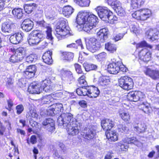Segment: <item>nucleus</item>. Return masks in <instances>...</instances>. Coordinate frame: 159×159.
Returning a JSON list of instances; mask_svg holds the SVG:
<instances>
[{"instance_id":"nucleus-1","label":"nucleus","mask_w":159,"mask_h":159,"mask_svg":"<svg viewBox=\"0 0 159 159\" xmlns=\"http://www.w3.org/2000/svg\"><path fill=\"white\" fill-rule=\"evenodd\" d=\"M98 18L93 14L84 11L79 12L78 14L76 22L79 25H83V30L88 33L93 32V28L97 24Z\"/></svg>"},{"instance_id":"nucleus-2","label":"nucleus","mask_w":159,"mask_h":159,"mask_svg":"<svg viewBox=\"0 0 159 159\" xmlns=\"http://www.w3.org/2000/svg\"><path fill=\"white\" fill-rule=\"evenodd\" d=\"M67 21L65 19H61L56 25V35L58 39H60L65 36L68 37L72 35L70 32V29Z\"/></svg>"},{"instance_id":"nucleus-3","label":"nucleus","mask_w":159,"mask_h":159,"mask_svg":"<svg viewBox=\"0 0 159 159\" xmlns=\"http://www.w3.org/2000/svg\"><path fill=\"white\" fill-rule=\"evenodd\" d=\"M76 92L80 96L87 95L91 98H95L99 95L100 91L97 87L91 86L87 87L86 89H77Z\"/></svg>"},{"instance_id":"nucleus-4","label":"nucleus","mask_w":159,"mask_h":159,"mask_svg":"<svg viewBox=\"0 0 159 159\" xmlns=\"http://www.w3.org/2000/svg\"><path fill=\"white\" fill-rule=\"evenodd\" d=\"M73 121H76V120L73 118L72 114L68 112L61 114L58 118L57 120L59 125L63 126L65 128L72 124Z\"/></svg>"},{"instance_id":"nucleus-5","label":"nucleus","mask_w":159,"mask_h":159,"mask_svg":"<svg viewBox=\"0 0 159 159\" xmlns=\"http://www.w3.org/2000/svg\"><path fill=\"white\" fill-rule=\"evenodd\" d=\"M44 34L41 32L36 30L32 32L28 37V42L30 45L38 44L44 38Z\"/></svg>"},{"instance_id":"nucleus-6","label":"nucleus","mask_w":159,"mask_h":159,"mask_svg":"<svg viewBox=\"0 0 159 159\" xmlns=\"http://www.w3.org/2000/svg\"><path fill=\"white\" fill-rule=\"evenodd\" d=\"M15 24L10 20L4 22L2 24L1 30L3 35L8 39L10 35L14 31L15 28Z\"/></svg>"},{"instance_id":"nucleus-7","label":"nucleus","mask_w":159,"mask_h":159,"mask_svg":"<svg viewBox=\"0 0 159 159\" xmlns=\"http://www.w3.org/2000/svg\"><path fill=\"white\" fill-rule=\"evenodd\" d=\"M119 86L125 90H129L133 87L132 79L127 76L121 77L119 80Z\"/></svg>"},{"instance_id":"nucleus-8","label":"nucleus","mask_w":159,"mask_h":159,"mask_svg":"<svg viewBox=\"0 0 159 159\" xmlns=\"http://www.w3.org/2000/svg\"><path fill=\"white\" fill-rule=\"evenodd\" d=\"M140 143L139 141L136 139L135 137L127 138L123 139L122 141H121L118 143V146L122 150H124V149H128L129 147L128 145L125 144L126 143L127 144H134L135 145L138 146Z\"/></svg>"},{"instance_id":"nucleus-9","label":"nucleus","mask_w":159,"mask_h":159,"mask_svg":"<svg viewBox=\"0 0 159 159\" xmlns=\"http://www.w3.org/2000/svg\"><path fill=\"white\" fill-rule=\"evenodd\" d=\"M99 17L103 20L107 21V19L112 13L106 7H98L95 9Z\"/></svg>"},{"instance_id":"nucleus-10","label":"nucleus","mask_w":159,"mask_h":159,"mask_svg":"<svg viewBox=\"0 0 159 159\" xmlns=\"http://www.w3.org/2000/svg\"><path fill=\"white\" fill-rule=\"evenodd\" d=\"M86 45L87 49L93 53L98 50L100 48V45L98 43L97 39L93 37L89 39Z\"/></svg>"},{"instance_id":"nucleus-11","label":"nucleus","mask_w":159,"mask_h":159,"mask_svg":"<svg viewBox=\"0 0 159 159\" xmlns=\"http://www.w3.org/2000/svg\"><path fill=\"white\" fill-rule=\"evenodd\" d=\"M143 96V94L140 91H132L128 93L127 98L130 101L136 102L142 99Z\"/></svg>"},{"instance_id":"nucleus-12","label":"nucleus","mask_w":159,"mask_h":159,"mask_svg":"<svg viewBox=\"0 0 159 159\" xmlns=\"http://www.w3.org/2000/svg\"><path fill=\"white\" fill-rule=\"evenodd\" d=\"M72 123L65 128H66L69 134L72 136L76 135L79 132L78 122L77 121H73V122Z\"/></svg>"},{"instance_id":"nucleus-13","label":"nucleus","mask_w":159,"mask_h":159,"mask_svg":"<svg viewBox=\"0 0 159 159\" xmlns=\"http://www.w3.org/2000/svg\"><path fill=\"white\" fill-rule=\"evenodd\" d=\"M42 126L46 129L48 131H53L55 129V123L54 120L50 118L44 120L42 123Z\"/></svg>"},{"instance_id":"nucleus-14","label":"nucleus","mask_w":159,"mask_h":159,"mask_svg":"<svg viewBox=\"0 0 159 159\" xmlns=\"http://www.w3.org/2000/svg\"><path fill=\"white\" fill-rule=\"evenodd\" d=\"M145 74L154 80H159V71L157 70H153L147 67L143 70Z\"/></svg>"},{"instance_id":"nucleus-15","label":"nucleus","mask_w":159,"mask_h":159,"mask_svg":"<svg viewBox=\"0 0 159 159\" xmlns=\"http://www.w3.org/2000/svg\"><path fill=\"white\" fill-rule=\"evenodd\" d=\"M121 62L117 61L109 64L107 67L108 72L111 74H115L117 73L120 70V66H121Z\"/></svg>"},{"instance_id":"nucleus-16","label":"nucleus","mask_w":159,"mask_h":159,"mask_svg":"<svg viewBox=\"0 0 159 159\" xmlns=\"http://www.w3.org/2000/svg\"><path fill=\"white\" fill-rule=\"evenodd\" d=\"M41 90H42L46 92H48L53 89L52 83L48 79H46L41 82Z\"/></svg>"},{"instance_id":"nucleus-17","label":"nucleus","mask_w":159,"mask_h":159,"mask_svg":"<svg viewBox=\"0 0 159 159\" xmlns=\"http://www.w3.org/2000/svg\"><path fill=\"white\" fill-rule=\"evenodd\" d=\"M24 36V34L23 33H17L11 35L8 38L11 43L14 44H17L23 40Z\"/></svg>"},{"instance_id":"nucleus-18","label":"nucleus","mask_w":159,"mask_h":159,"mask_svg":"<svg viewBox=\"0 0 159 159\" xmlns=\"http://www.w3.org/2000/svg\"><path fill=\"white\" fill-rule=\"evenodd\" d=\"M151 56L150 52L146 49L141 50L139 53V59L144 62H148L150 60Z\"/></svg>"},{"instance_id":"nucleus-19","label":"nucleus","mask_w":159,"mask_h":159,"mask_svg":"<svg viewBox=\"0 0 159 159\" xmlns=\"http://www.w3.org/2000/svg\"><path fill=\"white\" fill-rule=\"evenodd\" d=\"M108 30L107 28H103L97 33L98 39L102 43L104 42L108 38Z\"/></svg>"},{"instance_id":"nucleus-20","label":"nucleus","mask_w":159,"mask_h":159,"mask_svg":"<svg viewBox=\"0 0 159 159\" xmlns=\"http://www.w3.org/2000/svg\"><path fill=\"white\" fill-rule=\"evenodd\" d=\"M146 35L148 39L152 41L159 39V32L156 29L148 30L146 32Z\"/></svg>"},{"instance_id":"nucleus-21","label":"nucleus","mask_w":159,"mask_h":159,"mask_svg":"<svg viewBox=\"0 0 159 159\" xmlns=\"http://www.w3.org/2000/svg\"><path fill=\"white\" fill-rule=\"evenodd\" d=\"M37 24L43 28H46L47 29L46 30L47 34V38L50 41L52 40L53 39V37L51 34V28L43 20L38 21L37 22Z\"/></svg>"},{"instance_id":"nucleus-22","label":"nucleus","mask_w":159,"mask_h":159,"mask_svg":"<svg viewBox=\"0 0 159 159\" xmlns=\"http://www.w3.org/2000/svg\"><path fill=\"white\" fill-rule=\"evenodd\" d=\"M33 25V22L29 19H27L23 21L21 24V27L24 30L28 32L32 29Z\"/></svg>"},{"instance_id":"nucleus-23","label":"nucleus","mask_w":159,"mask_h":159,"mask_svg":"<svg viewBox=\"0 0 159 159\" xmlns=\"http://www.w3.org/2000/svg\"><path fill=\"white\" fill-rule=\"evenodd\" d=\"M114 125V122L110 119H104L101 121V126L102 128L107 131L110 130Z\"/></svg>"},{"instance_id":"nucleus-24","label":"nucleus","mask_w":159,"mask_h":159,"mask_svg":"<svg viewBox=\"0 0 159 159\" xmlns=\"http://www.w3.org/2000/svg\"><path fill=\"white\" fill-rule=\"evenodd\" d=\"M84 134L83 135L84 138L88 140H90L92 139L95 136L96 131L92 128H86L85 129Z\"/></svg>"},{"instance_id":"nucleus-25","label":"nucleus","mask_w":159,"mask_h":159,"mask_svg":"<svg viewBox=\"0 0 159 159\" xmlns=\"http://www.w3.org/2000/svg\"><path fill=\"white\" fill-rule=\"evenodd\" d=\"M28 90L30 93L38 94L40 93L42 90H41L40 85L33 83L29 86Z\"/></svg>"},{"instance_id":"nucleus-26","label":"nucleus","mask_w":159,"mask_h":159,"mask_svg":"<svg viewBox=\"0 0 159 159\" xmlns=\"http://www.w3.org/2000/svg\"><path fill=\"white\" fill-rule=\"evenodd\" d=\"M36 71V66L34 65L30 66L27 68L24 71L25 75L29 79L34 77Z\"/></svg>"},{"instance_id":"nucleus-27","label":"nucleus","mask_w":159,"mask_h":159,"mask_svg":"<svg viewBox=\"0 0 159 159\" xmlns=\"http://www.w3.org/2000/svg\"><path fill=\"white\" fill-rule=\"evenodd\" d=\"M52 52L50 51H48L44 54L42 57V59L44 62L48 64L52 63L53 61L52 57Z\"/></svg>"},{"instance_id":"nucleus-28","label":"nucleus","mask_w":159,"mask_h":159,"mask_svg":"<svg viewBox=\"0 0 159 159\" xmlns=\"http://www.w3.org/2000/svg\"><path fill=\"white\" fill-rule=\"evenodd\" d=\"M106 135L107 138L110 141H115L118 140V137L116 133L114 131L109 130L106 131Z\"/></svg>"},{"instance_id":"nucleus-29","label":"nucleus","mask_w":159,"mask_h":159,"mask_svg":"<svg viewBox=\"0 0 159 159\" xmlns=\"http://www.w3.org/2000/svg\"><path fill=\"white\" fill-rule=\"evenodd\" d=\"M141 20H147L151 16V10L148 9H141Z\"/></svg>"},{"instance_id":"nucleus-30","label":"nucleus","mask_w":159,"mask_h":159,"mask_svg":"<svg viewBox=\"0 0 159 159\" xmlns=\"http://www.w3.org/2000/svg\"><path fill=\"white\" fill-rule=\"evenodd\" d=\"M119 114L121 119L126 122H129L130 120V116L129 113L125 111L120 110Z\"/></svg>"},{"instance_id":"nucleus-31","label":"nucleus","mask_w":159,"mask_h":159,"mask_svg":"<svg viewBox=\"0 0 159 159\" xmlns=\"http://www.w3.org/2000/svg\"><path fill=\"white\" fill-rule=\"evenodd\" d=\"M73 8L70 6H65L62 9V14L63 15L67 17H69L73 13Z\"/></svg>"},{"instance_id":"nucleus-32","label":"nucleus","mask_w":159,"mask_h":159,"mask_svg":"<svg viewBox=\"0 0 159 159\" xmlns=\"http://www.w3.org/2000/svg\"><path fill=\"white\" fill-rule=\"evenodd\" d=\"M16 55L22 60L25 56V50L24 48L20 47L16 49L15 51Z\"/></svg>"},{"instance_id":"nucleus-33","label":"nucleus","mask_w":159,"mask_h":159,"mask_svg":"<svg viewBox=\"0 0 159 159\" xmlns=\"http://www.w3.org/2000/svg\"><path fill=\"white\" fill-rule=\"evenodd\" d=\"M134 127V130L139 133L144 132L147 129L146 126L144 123L138 124Z\"/></svg>"},{"instance_id":"nucleus-34","label":"nucleus","mask_w":159,"mask_h":159,"mask_svg":"<svg viewBox=\"0 0 159 159\" xmlns=\"http://www.w3.org/2000/svg\"><path fill=\"white\" fill-rule=\"evenodd\" d=\"M45 14L46 17L49 19L53 20L56 16V13L54 10L49 8L45 11Z\"/></svg>"},{"instance_id":"nucleus-35","label":"nucleus","mask_w":159,"mask_h":159,"mask_svg":"<svg viewBox=\"0 0 159 159\" xmlns=\"http://www.w3.org/2000/svg\"><path fill=\"white\" fill-rule=\"evenodd\" d=\"M76 4L81 7H86L89 6L90 1L89 0H74Z\"/></svg>"},{"instance_id":"nucleus-36","label":"nucleus","mask_w":159,"mask_h":159,"mask_svg":"<svg viewBox=\"0 0 159 159\" xmlns=\"http://www.w3.org/2000/svg\"><path fill=\"white\" fill-rule=\"evenodd\" d=\"M145 0H131V7L133 9L140 7L144 3Z\"/></svg>"},{"instance_id":"nucleus-37","label":"nucleus","mask_w":159,"mask_h":159,"mask_svg":"<svg viewBox=\"0 0 159 159\" xmlns=\"http://www.w3.org/2000/svg\"><path fill=\"white\" fill-rule=\"evenodd\" d=\"M12 13L18 19H20L23 16L22 10L20 8H15L12 11Z\"/></svg>"},{"instance_id":"nucleus-38","label":"nucleus","mask_w":159,"mask_h":159,"mask_svg":"<svg viewBox=\"0 0 159 159\" xmlns=\"http://www.w3.org/2000/svg\"><path fill=\"white\" fill-rule=\"evenodd\" d=\"M110 83V80L105 77H100L98 81V84L103 87L106 86L109 84Z\"/></svg>"},{"instance_id":"nucleus-39","label":"nucleus","mask_w":159,"mask_h":159,"mask_svg":"<svg viewBox=\"0 0 159 159\" xmlns=\"http://www.w3.org/2000/svg\"><path fill=\"white\" fill-rule=\"evenodd\" d=\"M74 54L71 52H64L62 53L63 58L66 60L70 61L74 57Z\"/></svg>"},{"instance_id":"nucleus-40","label":"nucleus","mask_w":159,"mask_h":159,"mask_svg":"<svg viewBox=\"0 0 159 159\" xmlns=\"http://www.w3.org/2000/svg\"><path fill=\"white\" fill-rule=\"evenodd\" d=\"M83 66L86 71H88L91 70H96L98 66L93 64H89L86 62H84Z\"/></svg>"},{"instance_id":"nucleus-41","label":"nucleus","mask_w":159,"mask_h":159,"mask_svg":"<svg viewBox=\"0 0 159 159\" xmlns=\"http://www.w3.org/2000/svg\"><path fill=\"white\" fill-rule=\"evenodd\" d=\"M105 48L107 50L111 53L115 52L116 50L115 45L110 43L105 44Z\"/></svg>"},{"instance_id":"nucleus-42","label":"nucleus","mask_w":159,"mask_h":159,"mask_svg":"<svg viewBox=\"0 0 159 159\" xmlns=\"http://www.w3.org/2000/svg\"><path fill=\"white\" fill-rule=\"evenodd\" d=\"M35 5L36 4L34 3L25 4L24 6L25 12L27 14L30 13Z\"/></svg>"},{"instance_id":"nucleus-43","label":"nucleus","mask_w":159,"mask_h":159,"mask_svg":"<svg viewBox=\"0 0 159 159\" xmlns=\"http://www.w3.org/2000/svg\"><path fill=\"white\" fill-rule=\"evenodd\" d=\"M114 10L117 14L120 16H124L125 14V11L122 7L120 3V5L118 6Z\"/></svg>"},{"instance_id":"nucleus-44","label":"nucleus","mask_w":159,"mask_h":159,"mask_svg":"<svg viewBox=\"0 0 159 159\" xmlns=\"http://www.w3.org/2000/svg\"><path fill=\"white\" fill-rule=\"evenodd\" d=\"M45 114L48 116H54L57 112L55 111L54 105H52L48 107L46 111Z\"/></svg>"},{"instance_id":"nucleus-45","label":"nucleus","mask_w":159,"mask_h":159,"mask_svg":"<svg viewBox=\"0 0 159 159\" xmlns=\"http://www.w3.org/2000/svg\"><path fill=\"white\" fill-rule=\"evenodd\" d=\"M61 76V79L63 80H66L65 77L68 78L70 79H72L73 78L72 72L67 71H65L62 72Z\"/></svg>"},{"instance_id":"nucleus-46","label":"nucleus","mask_w":159,"mask_h":159,"mask_svg":"<svg viewBox=\"0 0 159 159\" xmlns=\"http://www.w3.org/2000/svg\"><path fill=\"white\" fill-rule=\"evenodd\" d=\"M108 4L111 7L114 9L120 5V2L117 0H107Z\"/></svg>"},{"instance_id":"nucleus-47","label":"nucleus","mask_w":159,"mask_h":159,"mask_svg":"<svg viewBox=\"0 0 159 159\" xmlns=\"http://www.w3.org/2000/svg\"><path fill=\"white\" fill-rule=\"evenodd\" d=\"M37 58V57L35 54H31L26 57V61L28 63H31L35 61Z\"/></svg>"},{"instance_id":"nucleus-48","label":"nucleus","mask_w":159,"mask_h":159,"mask_svg":"<svg viewBox=\"0 0 159 159\" xmlns=\"http://www.w3.org/2000/svg\"><path fill=\"white\" fill-rule=\"evenodd\" d=\"M53 105H54L55 111L57 112V114L59 112L63 111V106L61 103H58Z\"/></svg>"},{"instance_id":"nucleus-49","label":"nucleus","mask_w":159,"mask_h":159,"mask_svg":"<svg viewBox=\"0 0 159 159\" xmlns=\"http://www.w3.org/2000/svg\"><path fill=\"white\" fill-rule=\"evenodd\" d=\"M137 47L138 48L147 47L150 49H152L153 47L152 45L148 44L145 41H142L140 43L137 44Z\"/></svg>"},{"instance_id":"nucleus-50","label":"nucleus","mask_w":159,"mask_h":159,"mask_svg":"<svg viewBox=\"0 0 159 159\" xmlns=\"http://www.w3.org/2000/svg\"><path fill=\"white\" fill-rule=\"evenodd\" d=\"M118 129L119 131L122 133L127 131L128 129L125 124H120L118 125Z\"/></svg>"},{"instance_id":"nucleus-51","label":"nucleus","mask_w":159,"mask_h":159,"mask_svg":"<svg viewBox=\"0 0 159 159\" xmlns=\"http://www.w3.org/2000/svg\"><path fill=\"white\" fill-rule=\"evenodd\" d=\"M10 61L13 63L17 62L19 61H20L22 60L19 58V57L16 55L15 53L14 54L12 55L11 56L10 58Z\"/></svg>"},{"instance_id":"nucleus-52","label":"nucleus","mask_w":159,"mask_h":159,"mask_svg":"<svg viewBox=\"0 0 159 159\" xmlns=\"http://www.w3.org/2000/svg\"><path fill=\"white\" fill-rule=\"evenodd\" d=\"M141 9L135 11L132 14V16L137 20H141Z\"/></svg>"},{"instance_id":"nucleus-53","label":"nucleus","mask_w":159,"mask_h":159,"mask_svg":"<svg viewBox=\"0 0 159 159\" xmlns=\"http://www.w3.org/2000/svg\"><path fill=\"white\" fill-rule=\"evenodd\" d=\"M78 84L79 85L80 87L78 89H80L81 88L86 89V87H88L87 86V82L85 80H78Z\"/></svg>"},{"instance_id":"nucleus-54","label":"nucleus","mask_w":159,"mask_h":159,"mask_svg":"<svg viewBox=\"0 0 159 159\" xmlns=\"http://www.w3.org/2000/svg\"><path fill=\"white\" fill-rule=\"evenodd\" d=\"M16 113L18 114H20L23 111L24 108L23 106L21 104H20L16 106Z\"/></svg>"},{"instance_id":"nucleus-55","label":"nucleus","mask_w":159,"mask_h":159,"mask_svg":"<svg viewBox=\"0 0 159 159\" xmlns=\"http://www.w3.org/2000/svg\"><path fill=\"white\" fill-rule=\"evenodd\" d=\"M52 98H51V96L50 95H48L47 96H45L43 99V101L44 103L45 104H49L51 101V99Z\"/></svg>"},{"instance_id":"nucleus-56","label":"nucleus","mask_w":159,"mask_h":159,"mask_svg":"<svg viewBox=\"0 0 159 159\" xmlns=\"http://www.w3.org/2000/svg\"><path fill=\"white\" fill-rule=\"evenodd\" d=\"M75 70L78 74H80L83 73V71L81 68L80 65L77 63H75L74 65Z\"/></svg>"},{"instance_id":"nucleus-57","label":"nucleus","mask_w":159,"mask_h":159,"mask_svg":"<svg viewBox=\"0 0 159 159\" xmlns=\"http://www.w3.org/2000/svg\"><path fill=\"white\" fill-rule=\"evenodd\" d=\"M118 18L115 16H113L112 14L110 15L109 16L107 19V20H110L111 22H114V21H116L117 20Z\"/></svg>"},{"instance_id":"nucleus-58","label":"nucleus","mask_w":159,"mask_h":159,"mask_svg":"<svg viewBox=\"0 0 159 159\" xmlns=\"http://www.w3.org/2000/svg\"><path fill=\"white\" fill-rule=\"evenodd\" d=\"M130 29L131 32L136 35L138 33V30L135 25H131L130 26Z\"/></svg>"},{"instance_id":"nucleus-59","label":"nucleus","mask_w":159,"mask_h":159,"mask_svg":"<svg viewBox=\"0 0 159 159\" xmlns=\"http://www.w3.org/2000/svg\"><path fill=\"white\" fill-rule=\"evenodd\" d=\"M148 104L147 102H142L139 104V109L142 110V109H144V107H147Z\"/></svg>"},{"instance_id":"nucleus-60","label":"nucleus","mask_w":159,"mask_h":159,"mask_svg":"<svg viewBox=\"0 0 159 159\" xmlns=\"http://www.w3.org/2000/svg\"><path fill=\"white\" fill-rule=\"evenodd\" d=\"M124 34H119L116 35L114 37V39L116 41H118L122 38L124 36Z\"/></svg>"},{"instance_id":"nucleus-61","label":"nucleus","mask_w":159,"mask_h":159,"mask_svg":"<svg viewBox=\"0 0 159 159\" xmlns=\"http://www.w3.org/2000/svg\"><path fill=\"white\" fill-rule=\"evenodd\" d=\"M106 56V53L105 52L100 53L98 55V58L99 59H102L105 58Z\"/></svg>"},{"instance_id":"nucleus-62","label":"nucleus","mask_w":159,"mask_h":159,"mask_svg":"<svg viewBox=\"0 0 159 159\" xmlns=\"http://www.w3.org/2000/svg\"><path fill=\"white\" fill-rule=\"evenodd\" d=\"M30 142L32 144L35 143L37 142L36 137L35 135H32L30 138Z\"/></svg>"},{"instance_id":"nucleus-63","label":"nucleus","mask_w":159,"mask_h":159,"mask_svg":"<svg viewBox=\"0 0 159 159\" xmlns=\"http://www.w3.org/2000/svg\"><path fill=\"white\" fill-rule=\"evenodd\" d=\"M30 115L32 117L35 118L37 117L38 115L36 113L35 111H34L32 110H30Z\"/></svg>"},{"instance_id":"nucleus-64","label":"nucleus","mask_w":159,"mask_h":159,"mask_svg":"<svg viewBox=\"0 0 159 159\" xmlns=\"http://www.w3.org/2000/svg\"><path fill=\"white\" fill-rule=\"evenodd\" d=\"M79 104L82 107L85 108L87 107V103L85 101L82 100L79 102Z\"/></svg>"}]
</instances>
